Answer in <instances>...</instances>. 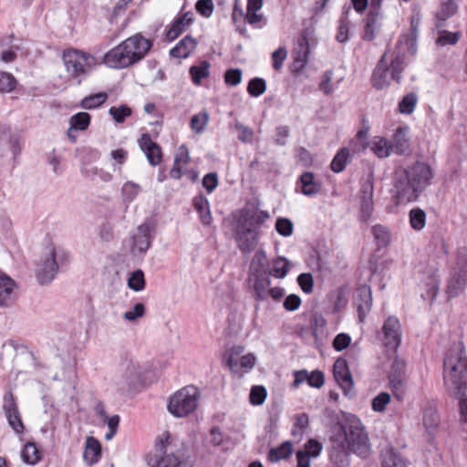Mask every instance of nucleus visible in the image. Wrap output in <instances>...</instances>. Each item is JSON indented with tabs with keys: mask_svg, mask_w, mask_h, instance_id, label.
Here are the masks:
<instances>
[{
	"mask_svg": "<svg viewBox=\"0 0 467 467\" xmlns=\"http://www.w3.org/2000/svg\"><path fill=\"white\" fill-rule=\"evenodd\" d=\"M152 47V41L141 34H135L109 50L103 57L105 65L122 69L141 61Z\"/></svg>",
	"mask_w": 467,
	"mask_h": 467,
	"instance_id": "nucleus-1",
	"label": "nucleus"
},
{
	"mask_svg": "<svg viewBox=\"0 0 467 467\" xmlns=\"http://www.w3.org/2000/svg\"><path fill=\"white\" fill-rule=\"evenodd\" d=\"M444 383L451 395L460 397L467 389V357L461 343L453 345L444 359Z\"/></svg>",
	"mask_w": 467,
	"mask_h": 467,
	"instance_id": "nucleus-2",
	"label": "nucleus"
},
{
	"mask_svg": "<svg viewBox=\"0 0 467 467\" xmlns=\"http://www.w3.org/2000/svg\"><path fill=\"white\" fill-rule=\"evenodd\" d=\"M172 441L168 431L156 438L154 451L146 457L149 467H190L185 451L175 449Z\"/></svg>",
	"mask_w": 467,
	"mask_h": 467,
	"instance_id": "nucleus-3",
	"label": "nucleus"
},
{
	"mask_svg": "<svg viewBox=\"0 0 467 467\" xmlns=\"http://www.w3.org/2000/svg\"><path fill=\"white\" fill-rule=\"evenodd\" d=\"M404 56L402 40L399 41L393 49L385 52L373 73L372 82L376 88H386L391 80L400 81L404 69Z\"/></svg>",
	"mask_w": 467,
	"mask_h": 467,
	"instance_id": "nucleus-4",
	"label": "nucleus"
},
{
	"mask_svg": "<svg viewBox=\"0 0 467 467\" xmlns=\"http://www.w3.org/2000/svg\"><path fill=\"white\" fill-rule=\"evenodd\" d=\"M62 60L68 76L80 85L86 76L96 67V58L89 53L76 49H66Z\"/></svg>",
	"mask_w": 467,
	"mask_h": 467,
	"instance_id": "nucleus-5",
	"label": "nucleus"
},
{
	"mask_svg": "<svg viewBox=\"0 0 467 467\" xmlns=\"http://www.w3.org/2000/svg\"><path fill=\"white\" fill-rule=\"evenodd\" d=\"M201 392L193 385H187L175 391L169 399L168 411L176 418H185L195 412Z\"/></svg>",
	"mask_w": 467,
	"mask_h": 467,
	"instance_id": "nucleus-6",
	"label": "nucleus"
},
{
	"mask_svg": "<svg viewBox=\"0 0 467 467\" xmlns=\"http://www.w3.org/2000/svg\"><path fill=\"white\" fill-rule=\"evenodd\" d=\"M232 227L260 233V228L270 218L267 211L260 209L256 201H249L245 205L232 213Z\"/></svg>",
	"mask_w": 467,
	"mask_h": 467,
	"instance_id": "nucleus-7",
	"label": "nucleus"
},
{
	"mask_svg": "<svg viewBox=\"0 0 467 467\" xmlns=\"http://www.w3.org/2000/svg\"><path fill=\"white\" fill-rule=\"evenodd\" d=\"M415 278L421 291V297L431 303L436 298L440 288V275L437 264L434 262L420 264L416 269Z\"/></svg>",
	"mask_w": 467,
	"mask_h": 467,
	"instance_id": "nucleus-8",
	"label": "nucleus"
},
{
	"mask_svg": "<svg viewBox=\"0 0 467 467\" xmlns=\"http://www.w3.org/2000/svg\"><path fill=\"white\" fill-rule=\"evenodd\" d=\"M429 185V177H396L393 196L398 203L414 202Z\"/></svg>",
	"mask_w": 467,
	"mask_h": 467,
	"instance_id": "nucleus-9",
	"label": "nucleus"
},
{
	"mask_svg": "<svg viewBox=\"0 0 467 467\" xmlns=\"http://www.w3.org/2000/svg\"><path fill=\"white\" fill-rule=\"evenodd\" d=\"M457 266L447 280L446 294L449 298L459 296L467 285V248L457 253Z\"/></svg>",
	"mask_w": 467,
	"mask_h": 467,
	"instance_id": "nucleus-10",
	"label": "nucleus"
},
{
	"mask_svg": "<svg viewBox=\"0 0 467 467\" xmlns=\"http://www.w3.org/2000/svg\"><path fill=\"white\" fill-rule=\"evenodd\" d=\"M352 453L368 459L372 453V444L360 420L352 416Z\"/></svg>",
	"mask_w": 467,
	"mask_h": 467,
	"instance_id": "nucleus-11",
	"label": "nucleus"
},
{
	"mask_svg": "<svg viewBox=\"0 0 467 467\" xmlns=\"http://www.w3.org/2000/svg\"><path fill=\"white\" fill-rule=\"evenodd\" d=\"M58 267L56 248L53 244H50L47 247L46 255L41 258L36 270V276L39 284L46 285L50 283L55 278Z\"/></svg>",
	"mask_w": 467,
	"mask_h": 467,
	"instance_id": "nucleus-12",
	"label": "nucleus"
},
{
	"mask_svg": "<svg viewBox=\"0 0 467 467\" xmlns=\"http://www.w3.org/2000/svg\"><path fill=\"white\" fill-rule=\"evenodd\" d=\"M3 410L13 431L18 435L23 434L26 428L18 410L16 399L10 389L4 394Z\"/></svg>",
	"mask_w": 467,
	"mask_h": 467,
	"instance_id": "nucleus-13",
	"label": "nucleus"
},
{
	"mask_svg": "<svg viewBox=\"0 0 467 467\" xmlns=\"http://www.w3.org/2000/svg\"><path fill=\"white\" fill-rule=\"evenodd\" d=\"M316 45L317 41L310 32L301 35L293 49V67L296 71H300L306 66L310 51Z\"/></svg>",
	"mask_w": 467,
	"mask_h": 467,
	"instance_id": "nucleus-14",
	"label": "nucleus"
},
{
	"mask_svg": "<svg viewBox=\"0 0 467 467\" xmlns=\"http://www.w3.org/2000/svg\"><path fill=\"white\" fill-rule=\"evenodd\" d=\"M382 342L390 350H396L401 341V326L395 317H388L382 326Z\"/></svg>",
	"mask_w": 467,
	"mask_h": 467,
	"instance_id": "nucleus-15",
	"label": "nucleus"
},
{
	"mask_svg": "<svg viewBox=\"0 0 467 467\" xmlns=\"http://www.w3.org/2000/svg\"><path fill=\"white\" fill-rule=\"evenodd\" d=\"M232 230L237 247L243 254H248L255 250L260 233L235 227H232Z\"/></svg>",
	"mask_w": 467,
	"mask_h": 467,
	"instance_id": "nucleus-16",
	"label": "nucleus"
},
{
	"mask_svg": "<svg viewBox=\"0 0 467 467\" xmlns=\"http://www.w3.org/2000/svg\"><path fill=\"white\" fill-rule=\"evenodd\" d=\"M373 184L370 180H367L361 190L360 206L358 212V219L363 223H368L373 213Z\"/></svg>",
	"mask_w": 467,
	"mask_h": 467,
	"instance_id": "nucleus-17",
	"label": "nucleus"
},
{
	"mask_svg": "<svg viewBox=\"0 0 467 467\" xmlns=\"http://www.w3.org/2000/svg\"><path fill=\"white\" fill-rule=\"evenodd\" d=\"M335 431L331 437L332 455L348 456L350 453V440L346 428L338 425L335 427Z\"/></svg>",
	"mask_w": 467,
	"mask_h": 467,
	"instance_id": "nucleus-18",
	"label": "nucleus"
},
{
	"mask_svg": "<svg viewBox=\"0 0 467 467\" xmlns=\"http://www.w3.org/2000/svg\"><path fill=\"white\" fill-rule=\"evenodd\" d=\"M138 143L141 150L147 157L150 164L155 166L161 163L162 153L161 147L154 142L148 133H144L138 140Z\"/></svg>",
	"mask_w": 467,
	"mask_h": 467,
	"instance_id": "nucleus-19",
	"label": "nucleus"
},
{
	"mask_svg": "<svg viewBox=\"0 0 467 467\" xmlns=\"http://www.w3.org/2000/svg\"><path fill=\"white\" fill-rule=\"evenodd\" d=\"M333 375L337 383L343 389L345 395L350 389V368L348 362L344 358H338L333 366Z\"/></svg>",
	"mask_w": 467,
	"mask_h": 467,
	"instance_id": "nucleus-20",
	"label": "nucleus"
},
{
	"mask_svg": "<svg viewBox=\"0 0 467 467\" xmlns=\"http://www.w3.org/2000/svg\"><path fill=\"white\" fill-rule=\"evenodd\" d=\"M16 282L0 270V306H9L16 299Z\"/></svg>",
	"mask_w": 467,
	"mask_h": 467,
	"instance_id": "nucleus-21",
	"label": "nucleus"
},
{
	"mask_svg": "<svg viewBox=\"0 0 467 467\" xmlns=\"http://www.w3.org/2000/svg\"><path fill=\"white\" fill-rule=\"evenodd\" d=\"M91 117L87 112H78L69 119V128L67 131V138L71 142H76L78 135L76 131L86 130L90 124Z\"/></svg>",
	"mask_w": 467,
	"mask_h": 467,
	"instance_id": "nucleus-22",
	"label": "nucleus"
},
{
	"mask_svg": "<svg viewBox=\"0 0 467 467\" xmlns=\"http://www.w3.org/2000/svg\"><path fill=\"white\" fill-rule=\"evenodd\" d=\"M133 244L131 252L136 254H144L150 245V229L147 224H141L137 229V234L133 236Z\"/></svg>",
	"mask_w": 467,
	"mask_h": 467,
	"instance_id": "nucleus-23",
	"label": "nucleus"
},
{
	"mask_svg": "<svg viewBox=\"0 0 467 467\" xmlns=\"http://www.w3.org/2000/svg\"><path fill=\"white\" fill-rule=\"evenodd\" d=\"M358 304L357 306V311L358 314V321L363 323L368 313L371 309L372 296L370 287L367 285H362L358 288Z\"/></svg>",
	"mask_w": 467,
	"mask_h": 467,
	"instance_id": "nucleus-24",
	"label": "nucleus"
},
{
	"mask_svg": "<svg viewBox=\"0 0 467 467\" xmlns=\"http://www.w3.org/2000/svg\"><path fill=\"white\" fill-rule=\"evenodd\" d=\"M190 162L191 158L188 148L185 145H181L178 147L174 154V161L171 171L180 175L187 174L191 172V171L188 169ZM192 175H195L192 171Z\"/></svg>",
	"mask_w": 467,
	"mask_h": 467,
	"instance_id": "nucleus-25",
	"label": "nucleus"
},
{
	"mask_svg": "<svg viewBox=\"0 0 467 467\" xmlns=\"http://www.w3.org/2000/svg\"><path fill=\"white\" fill-rule=\"evenodd\" d=\"M192 21L193 14L192 12H186L178 16L167 32V38L169 40H174L182 33L189 28Z\"/></svg>",
	"mask_w": 467,
	"mask_h": 467,
	"instance_id": "nucleus-26",
	"label": "nucleus"
},
{
	"mask_svg": "<svg viewBox=\"0 0 467 467\" xmlns=\"http://www.w3.org/2000/svg\"><path fill=\"white\" fill-rule=\"evenodd\" d=\"M101 458V444L93 436L86 440L83 459L88 466L96 464Z\"/></svg>",
	"mask_w": 467,
	"mask_h": 467,
	"instance_id": "nucleus-27",
	"label": "nucleus"
},
{
	"mask_svg": "<svg viewBox=\"0 0 467 467\" xmlns=\"http://www.w3.org/2000/svg\"><path fill=\"white\" fill-rule=\"evenodd\" d=\"M410 128L408 126L399 127L392 137V150L397 154L405 153L410 148Z\"/></svg>",
	"mask_w": 467,
	"mask_h": 467,
	"instance_id": "nucleus-28",
	"label": "nucleus"
},
{
	"mask_svg": "<svg viewBox=\"0 0 467 467\" xmlns=\"http://www.w3.org/2000/svg\"><path fill=\"white\" fill-rule=\"evenodd\" d=\"M21 459L27 465H36L43 459V451L35 441H26L21 450Z\"/></svg>",
	"mask_w": 467,
	"mask_h": 467,
	"instance_id": "nucleus-29",
	"label": "nucleus"
},
{
	"mask_svg": "<svg viewBox=\"0 0 467 467\" xmlns=\"http://www.w3.org/2000/svg\"><path fill=\"white\" fill-rule=\"evenodd\" d=\"M381 467H408L403 457L391 446H388L380 453Z\"/></svg>",
	"mask_w": 467,
	"mask_h": 467,
	"instance_id": "nucleus-30",
	"label": "nucleus"
},
{
	"mask_svg": "<svg viewBox=\"0 0 467 467\" xmlns=\"http://www.w3.org/2000/svg\"><path fill=\"white\" fill-rule=\"evenodd\" d=\"M254 298L258 301H264L267 298V292L270 288L271 281L266 272L254 274Z\"/></svg>",
	"mask_w": 467,
	"mask_h": 467,
	"instance_id": "nucleus-31",
	"label": "nucleus"
},
{
	"mask_svg": "<svg viewBox=\"0 0 467 467\" xmlns=\"http://www.w3.org/2000/svg\"><path fill=\"white\" fill-rule=\"evenodd\" d=\"M264 0H247L246 7V21L254 27H261V23L264 20V16L258 14V11L263 6Z\"/></svg>",
	"mask_w": 467,
	"mask_h": 467,
	"instance_id": "nucleus-32",
	"label": "nucleus"
},
{
	"mask_svg": "<svg viewBox=\"0 0 467 467\" xmlns=\"http://www.w3.org/2000/svg\"><path fill=\"white\" fill-rule=\"evenodd\" d=\"M382 1L383 0H370L369 16L366 22L365 37L367 39L370 40L374 38V25L380 15Z\"/></svg>",
	"mask_w": 467,
	"mask_h": 467,
	"instance_id": "nucleus-33",
	"label": "nucleus"
},
{
	"mask_svg": "<svg viewBox=\"0 0 467 467\" xmlns=\"http://www.w3.org/2000/svg\"><path fill=\"white\" fill-rule=\"evenodd\" d=\"M196 45V40L187 36L171 49L170 54L177 58H186L195 49Z\"/></svg>",
	"mask_w": 467,
	"mask_h": 467,
	"instance_id": "nucleus-34",
	"label": "nucleus"
},
{
	"mask_svg": "<svg viewBox=\"0 0 467 467\" xmlns=\"http://www.w3.org/2000/svg\"><path fill=\"white\" fill-rule=\"evenodd\" d=\"M192 204L196 212L199 213L201 222L205 225H210L213 222V216L208 200L200 194L193 198Z\"/></svg>",
	"mask_w": 467,
	"mask_h": 467,
	"instance_id": "nucleus-35",
	"label": "nucleus"
},
{
	"mask_svg": "<svg viewBox=\"0 0 467 467\" xmlns=\"http://www.w3.org/2000/svg\"><path fill=\"white\" fill-rule=\"evenodd\" d=\"M294 451V445L291 441H285L275 448H271L268 452V460L272 462H278L288 459Z\"/></svg>",
	"mask_w": 467,
	"mask_h": 467,
	"instance_id": "nucleus-36",
	"label": "nucleus"
},
{
	"mask_svg": "<svg viewBox=\"0 0 467 467\" xmlns=\"http://www.w3.org/2000/svg\"><path fill=\"white\" fill-rule=\"evenodd\" d=\"M296 189H300L303 194L311 196L321 191V183L317 180V177H299Z\"/></svg>",
	"mask_w": 467,
	"mask_h": 467,
	"instance_id": "nucleus-37",
	"label": "nucleus"
},
{
	"mask_svg": "<svg viewBox=\"0 0 467 467\" xmlns=\"http://www.w3.org/2000/svg\"><path fill=\"white\" fill-rule=\"evenodd\" d=\"M370 149L379 158H386L393 151L391 143L382 137L374 138Z\"/></svg>",
	"mask_w": 467,
	"mask_h": 467,
	"instance_id": "nucleus-38",
	"label": "nucleus"
},
{
	"mask_svg": "<svg viewBox=\"0 0 467 467\" xmlns=\"http://www.w3.org/2000/svg\"><path fill=\"white\" fill-rule=\"evenodd\" d=\"M371 232L379 248L386 247L390 244L391 234L387 226L376 224L372 227Z\"/></svg>",
	"mask_w": 467,
	"mask_h": 467,
	"instance_id": "nucleus-39",
	"label": "nucleus"
},
{
	"mask_svg": "<svg viewBox=\"0 0 467 467\" xmlns=\"http://www.w3.org/2000/svg\"><path fill=\"white\" fill-rule=\"evenodd\" d=\"M426 213L420 208H413L409 213L410 227L417 232L421 231L426 225Z\"/></svg>",
	"mask_w": 467,
	"mask_h": 467,
	"instance_id": "nucleus-40",
	"label": "nucleus"
},
{
	"mask_svg": "<svg viewBox=\"0 0 467 467\" xmlns=\"http://www.w3.org/2000/svg\"><path fill=\"white\" fill-rule=\"evenodd\" d=\"M272 269L268 272V275L275 278H284L289 272V262L284 257H276L272 262Z\"/></svg>",
	"mask_w": 467,
	"mask_h": 467,
	"instance_id": "nucleus-41",
	"label": "nucleus"
},
{
	"mask_svg": "<svg viewBox=\"0 0 467 467\" xmlns=\"http://www.w3.org/2000/svg\"><path fill=\"white\" fill-rule=\"evenodd\" d=\"M418 103V96L414 92L408 93L405 95L398 105V110L400 113L404 115L411 114Z\"/></svg>",
	"mask_w": 467,
	"mask_h": 467,
	"instance_id": "nucleus-42",
	"label": "nucleus"
},
{
	"mask_svg": "<svg viewBox=\"0 0 467 467\" xmlns=\"http://www.w3.org/2000/svg\"><path fill=\"white\" fill-rule=\"evenodd\" d=\"M209 68L210 63L207 61H202L199 65L191 67L190 74L192 82L195 85H200L202 79L208 78Z\"/></svg>",
	"mask_w": 467,
	"mask_h": 467,
	"instance_id": "nucleus-43",
	"label": "nucleus"
},
{
	"mask_svg": "<svg viewBox=\"0 0 467 467\" xmlns=\"http://www.w3.org/2000/svg\"><path fill=\"white\" fill-rule=\"evenodd\" d=\"M458 10V5L454 0H444L436 14L438 21L444 22L452 16Z\"/></svg>",
	"mask_w": 467,
	"mask_h": 467,
	"instance_id": "nucleus-44",
	"label": "nucleus"
},
{
	"mask_svg": "<svg viewBox=\"0 0 467 467\" xmlns=\"http://www.w3.org/2000/svg\"><path fill=\"white\" fill-rule=\"evenodd\" d=\"M108 99L106 92H99L94 95L85 97L80 103L82 109H93L101 106Z\"/></svg>",
	"mask_w": 467,
	"mask_h": 467,
	"instance_id": "nucleus-45",
	"label": "nucleus"
},
{
	"mask_svg": "<svg viewBox=\"0 0 467 467\" xmlns=\"http://www.w3.org/2000/svg\"><path fill=\"white\" fill-rule=\"evenodd\" d=\"M389 387L398 400H402L406 389V378L401 376L389 375Z\"/></svg>",
	"mask_w": 467,
	"mask_h": 467,
	"instance_id": "nucleus-46",
	"label": "nucleus"
},
{
	"mask_svg": "<svg viewBox=\"0 0 467 467\" xmlns=\"http://www.w3.org/2000/svg\"><path fill=\"white\" fill-rule=\"evenodd\" d=\"M267 264L266 253L264 250L257 251L251 262V269L254 274L265 272V267Z\"/></svg>",
	"mask_w": 467,
	"mask_h": 467,
	"instance_id": "nucleus-47",
	"label": "nucleus"
},
{
	"mask_svg": "<svg viewBox=\"0 0 467 467\" xmlns=\"http://www.w3.org/2000/svg\"><path fill=\"white\" fill-rule=\"evenodd\" d=\"M209 120V115L207 112L203 111L198 114H195L192 117L191 119V128L196 133H202L204 131L206 125Z\"/></svg>",
	"mask_w": 467,
	"mask_h": 467,
	"instance_id": "nucleus-48",
	"label": "nucleus"
},
{
	"mask_svg": "<svg viewBox=\"0 0 467 467\" xmlns=\"http://www.w3.org/2000/svg\"><path fill=\"white\" fill-rule=\"evenodd\" d=\"M109 114L113 118L115 122L123 123L125 119L131 115V109L127 105L111 107Z\"/></svg>",
	"mask_w": 467,
	"mask_h": 467,
	"instance_id": "nucleus-49",
	"label": "nucleus"
},
{
	"mask_svg": "<svg viewBox=\"0 0 467 467\" xmlns=\"http://www.w3.org/2000/svg\"><path fill=\"white\" fill-rule=\"evenodd\" d=\"M461 37L459 32H450L447 30H441L436 43L439 46L445 47L447 45H455Z\"/></svg>",
	"mask_w": 467,
	"mask_h": 467,
	"instance_id": "nucleus-50",
	"label": "nucleus"
},
{
	"mask_svg": "<svg viewBox=\"0 0 467 467\" xmlns=\"http://www.w3.org/2000/svg\"><path fill=\"white\" fill-rule=\"evenodd\" d=\"M128 285L130 289L136 292L143 290L145 287V278L143 272L141 270L134 271L128 280Z\"/></svg>",
	"mask_w": 467,
	"mask_h": 467,
	"instance_id": "nucleus-51",
	"label": "nucleus"
},
{
	"mask_svg": "<svg viewBox=\"0 0 467 467\" xmlns=\"http://www.w3.org/2000/svg\"><path fill=\"white\" fill-rule=\"evenodd\" d=\"M348 154L349 152L348 149H342L337 152L331 161V169L334 172L338 173L344 170Z\"/></svg>",
	"mask_w": 467,
	"mask_h": 467,
	"instance_id": "nucleus-52",
	"label": "nucleus"
},
{
	"mask_svg": "<svg viewBox=\"0 0 467 467\" xmlns=\"http://www.w3.org/2000/svg\"><path fill=\"white\" fill-rule=\"evenodd\" d=\"M16 86V79L11 73L0 72V92H11Z\"/></svg>",
	"mask_w": 467,
	"mask_h": 467,
	"instance_id": "nucleus-53",
	"label": "nucleus"
},
{
	"mask_svg": "<svg viewBox=\"0 0 467 467\" xmlns=\"http://www.w3.org/2000/svg\"><path fill=\"white\" fill-rule=\"evenodd\" d=\"M266 389L263 386H254L250 391V402L253 405L258 406L265 402L266 399Z\"/></svg>",
	"mask_w": 467,
	"mask_h": 467,
	"instance_id": "nucleus-54",
	"label": "nucleus"
},
{
	"mask_svg": "<svg viewBox=\"0 0 467 467\" xmlns=\"http://www.w3.org/2000/svg\"><path fill=\"white\" fill-rule=\"evenodd\" d=\"M266 89L265 81L263 78H253L250 80L247 88L248 93L253 97H259Z\"/></svg>",
	"mask_w": 467,
	"mask_h": 467,
	"instance_id": "nucleus-55",
	"label": "nucleus"
},
{
	"mask_svg": "<svg viewBox=\"0 0 467 467\" xmlns=\"http://www.w3.org/2000/svg\"><path fill=\"white\" fill-rule=\"evenodd\" d=\"M323 446L316 439H309L306 442L304 450H301V451L306 452V455L310 456L311 458H316L320 455Z\"/></svg>",
	"mask_w": 467,
	"mask_h": 467,
	"instance_id": "nucleus-56",
	"label": "nucleus"
},
{
	"mask_svg": "<svg viewBox=\"0 0 467 467\" xmlns=\"http://www.w3.org/2000/svg\"><path fill=\"white\" fill-rule=\"evenodd\" d=\"M292 435L296 436L297 433L301 435L309 424L308 415L301 413L296 416Z\"/></svg>",
	"mask_w": 467,
	"mask_h": 467,
	"instance_id": "nucleus-57",
	"label": "nucleus"
},
{
	"mask_svg": "<svg viewBox=\"0 0 467 467\" xmlns=\"http://www.w3.org/2000/svg\"><path fill=\"white\" fill-rule=\"evenodd\" d=\"M389 401L390 395L387 392H381L372 400V409L377 412H382Z\"/></svg>",
	"mask_w": 467,
	"mask_h": 467,
	"instance_id": "nucleus-58",
	"label": "nucleus"
},
{
	"mask_svg": "<svg viewBox=\"0 0 467 467\" xmlns=\"http://www.w3.org/2000/svg\"><path fill=\"white\" fill-rule=\"evenodd\" d=\"M277 233L283 236H290L293 234V223L289 219L278 218L275 223Z\"/></svg>",
	"mask_w": 467,
	"mask_h": 467,
	"instance_id": "nucleus-59",
	"label": "nucleus"
},
{
	"mask_svg": "<svg viewBox=\"0 0 467 467\" xmlns=\"http://www.w3.org/2000/svg\"><path fill=\"white\" fill-rule=\"evenodd\" d=\"M297 282L304 293L310 294L313 291L314 279L311 274H300L297 277Z\"/></svg>",
	"mask_w": 467,
	"mask_h": 467,
	"instance_id": "nucleus-60",
	"label": "nucleus"
},
{
	"mask_svg": "<svg viewBox=\"0 0 467 467\" xmlns=\"http://www.w3.org/2000/svg\"><path fill=\"white\" fill-rule=\"evenodd\" d=\"M287 57V50L285 47H280L272 54L273 67L275 70H280L283 67L284 61Z\"/></svg>",
	"mask_w": 467,
	"mask_h": 467,
	"instance_id": "nucleus-61",
	"label": "nucleus"
},
{
	"mask_svg": "<svg viewBox=\"0 0 467 467\" xmlns=\"http://www.w3.org/2000/svg\"><path fill=\"white\" fill-rule=\"evenodd\" d=\"M195 7L201 16L207 18L213 15V0H198Z\"/></svg>",
	"mask_w": 467,
	"mask_h": 467,
	"instance_id": "nucleus-62",
	"label": "nucleus"
},
{
	"mask_svg": "<svg viewBox=\"0 0 467 467\" xmlns=\"http://www.w3.org/2000/svg\"><path fill=\"white\" fill-rule=\"evenodd\" d=\"M423 424L429 431L435 429L439 424V415L437 412L429 410L424 412Z\"/></svg>",
	"mask_w": 467,
	"mask_h": 467,
	"instance_id": "nucleus-63",
	"label": "nucleus"
},
{
	"mask_svg": "<svg viewBox=\"0 0 467 467\" xmlns=\"http://www.w3.org/2000/svg\"><path fill=\"white\" fill-rule=\"evenodd\" d=\"M325 383V375L321 370H314L308 373L307 384L312 388L319 389Z\"/></svg>",
	"mask_w": 467,
	"mask_h": 467,
	"instance_id": "nucleus-64",
	"label": "nucleus"
}]
</instances>
